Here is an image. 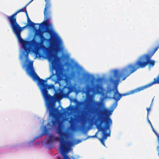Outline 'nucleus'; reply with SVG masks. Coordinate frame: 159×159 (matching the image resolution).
<instances>
[{
	"label": "nucleus",
	"instance_id": "f257e3e1",
	"mask_svg": "<svg viewBox=\"0 0 159 159\" xmlns=\"http://www.w3.org/2000/svg\"><path fill=\"white\" fill-rule=\"evenodd\" d=\"M155 84H159V75L153 79V81L146 85L138 88L134 90L123 94L119 93L117 88L115 89L108 88L105 93L103 91V88L99 84H93L92 86L88 85L86 89L85 99H94V96L96 94H100L101 97L100 99H105L106 98H112L113 99H120L123 96L134 94L150 87Z\"/></svg>",
	"mask_w": 159,
	"mask_h": 159
},
{
	"label": "nucleus",
	"instance_id": "f03ea898",
	"mask_svg": "<svg viewBox=\"0 0 159 159\" xmlns=\"http://www.w3.org/2000/svg\"><path fill=\"white\" fill-rule=\"evenodd\" d=\"M119 100H115V102L111 107V110L103 107L102 109V112L97 113V117L95 120V124L98 131L102 132V138H98L97 136V132L94 135L88 136L87 139L90 138L97 137L105 146L104 141L108 136H110V127L112 125V120L109 116L112 115L114 109L117 107V102Z\"/></svg>",
	"mask_w": 159,
	"mask_h": 159
},
{
	"label": "nucleus",
	"instance_id": "7ed1b4c3",
	"mask_svg": "<svg viewBox=\"0 0 159 159\" xmlns=\"http://www.w3.org/2000/svg\"><path fill=\"white\" fill-rule=\"evenodd\" d=\"M144 57V55H142L134 63L129 64L122 69L121 72L117 70H114V76L117 80H115L111 78L110 79L111 82L115 83L117 81H120V78L122 77V80L123 81L138 69L145 68L146 67V65Z\"/></svg>",
	"mask_w": 159,
	"mask_h": 159
},
{
	"label": "nucleus",
	"instance_id": "20e7f679",
	"mask_svg": "<svg viewBox=\"0 0 159 159\" xmlns=\"http://www.w3.org/2000/svg\"><path fill=\"white\" fill-rule=\"evenodd\" d=\"M50 49L52 51H49L48 53V57L49 61L51 62L53 68L56 71L55 74L56 75L57 79L61 78V69L59 66L58 63L61 59V57H59L57 55L55 52L56 49L52 45Z\"/></svg>",
	"mask_w": 159,
	"mask_h": 159
},
{
	"label": "nucleus",
	"instance_id": "39448f33",
	"mask_svg": "<svg viewBox=\"0 0 159 159\" xmlns=\"http://www.w3.org/2000/svg\"><path fill=\"white\" fill-rule=\"evenodd\" d=\"M53 32L52 30L49 28H47L44 31L39 30L37 33V36L40 39V42L36 43V47L37 49H39L40 48H43L47 50L49 49V48L46 47L43 44L44 41L49 43L51 44V42Z\"/></svg>",
	"mask_w": 159,
	"mask_h": 159
},
{
	"label": "nucleus",
	"instance_id": "423d86ee",
	"mask_svg": "<svg viewBox=\"0 0 159 159\" xmlns=\"http://www.w3.org/2000/svg\"><path fill=\"white\" fill-rule=\"evenodd\" d=\"M73 86L67 83L63 87L62 90L56 91L55 89V93L53 96H51V99H61L64 97L63 93L68 95L73 91Z\"/></svg>",
	"mask_w": 159,
	"mask_h": 159
},
{
	"label": "nucleus",
	"instance_id": "0eeeda50",
	"mask_svg": "<svg viewBox=\"0 0 159 159\" xmlns=\"http://www.w3.org/2000/svg\"><path fill=\"white\" fill-rule=\"evenodd\" d=\"M33 62L30 61L29 62L28 69L29 70V74L31 76L33 80L38 81V84L40 88L42 86L46 85L47 84L45 83L47 80H43L39 78L37 74L35 72L33 68Z\"/></svg>",
	"mask_w": 159,
	"mask_h": 159
},
{
	"label": "nucleus",
	"instance_id": "6e6552de",
	"mask_svg": "<svg viewBox=\"0 0 159 159\" xmlns=\"http://www.w3.org/2000/svg\"><path fill=\"white\" fill-rule=\"evenodd\" d=\"M33 0H31L26 6L24 7L23 8V9H25V11H26V7ZM44 1L46 2V3L43 12L44 16V19L45 20H44L43 22H42L41 24H40V26L41 24H44L45 25H47V24L49 22L50 19V14L51 13L50 8L51 7V4L50 2V0H44Z\"/></svg>",
	"mask_w": 159,
	"mask_h": 159
},
{
	"label": "nucleus",
	"instance_id": "1a4fd4ad",
	"mask_svg": "<svg viewBox=\"0 0 159 159\" xmlns=\"http://www.w3.org/2000/svg\"><path fill=\"white\" fill-rule=\"evenodd\" d=\"M14 34H16L19 42L22 44L23 49L30 46H32L33 44V40L25 41L21 37L20 32L22 30L20 27L12 29Z\"/></svg>",
	"mask_w": 159,
	"mask_h": 159
},
{
	"label": "nucleus",
	"instance_id": "9d476101",
	"mask_svg": "<svg viewBox=\"0 0 159 159\" xmlns=\"http://www.w3.org/2000/svg\"><path fill=\"white\" fill-rule=\"evenodd\" d=\"M159 48V43L152 51L150 52L149 54H144L146 66L148 65H149V67H152L154 66L155 63V61L154 60L151 59V58L157 50Z\"/></svg>",
	"mask_w": 159,
	"mask_h": 159
},
{
	"label": "nucleus",
	"instance_id": "9b49d317",
	"mask_svg": "<svg viewBox=\"0 0 159 159\" xmlns=\"http://www.w3.org/2000/svg\"><path fill=\"white\" fill-rule=\"evenodd\" d=\"M48 89H53L55 91L54 85L53 84H47L44 85L40 88L43 97L44 99H52L51 95L48 93Z\"/></svg>",
	"mask_w": 159,
	"mask_h": 159
},
{
	"label": "nucleus",
	"instance_id": "f8f14e48",
	"mask_svg": "<svg viewBox=\"0 0 159 159\" xmlns=\"http://www.w3.org/2000/svg\"><path fill=\"white\" fill-rule=\"evenodd\" d=\"M19 12L17 11L10 16H7V19L10 22V25L12 29L20 27L16 21V15Z\"/></svg>",
	"mask_w": 159,
	"mask_h": 159
},
{
	"label": "nucleus",
	"instance_id": "ddd939ff",
	"mask_svg": "<svg viewBox=\"0 0 159 159\" xmlns=\"http://www.w3.org/2000/svg\"><path fill=\"white\" fill-rule=\"evenodd\" d=\"M83 121V120L82 119L81 116H79L78 118L75 119L74 118L71 117L70 120L69 121V122L70 124V126L71 128H74L75 126L76 123L82 122Z\"/></svg>",
	"mask_w": 159,
	"mask_h": 159
},
{
	"label": "nucleus",
	"instance_id": "4468645a",
	"mask_svg": "<svg viewBox=\"0 0 159 159\" xmlns=\"http://www.w3.org/2000/svg\"><path fill=\"white\" fill-rule=\"evenodd\" d=\"M27 25L24 26V27H21L22 30L25 28H26L27 26L31 27L33 28H34V25H36V24L34 23L33 22H32L30 19L29 17H27ZM49 22L47 24V25H45L44 24H41L40 26V24H36V25H39V28L42 27V28L44 26H48V24L49 23Z\"/></svg>",
	"mask_w": 159,
	"mask_h": 159
},
{
	"label": "nucleus",
	"instance_id": "2eb2a0df",
	"mask_svg": "<svg viewBox=\"0 0 159 159\" xmlns=\"http://www.w3.org/2000/svg\"><path fill=\"white\" fill-rule=\"evenodd\" d=\"M31 47L32 46H30L24 49V51L26 52L24 54V56L26 59V61H27L29 60V53L30 51Z\"/></svg>",
	"mask_w": 159,
	"mask_h": 159
},
{
	"label": "nucleus",
	"instance_id": "dca6fc26",
	"mask_svg": "<svg viewBox=\"0 0 159 159\" xmlns=\"http://www.w3.org/2000/svg\"><path fill=\"white\" fill-rule=\"evenodd\" d=\"M153 132L155 133L156 135L157 136V142L158 143V145L159 146V134L158 133H157L155 130H154ZM157 149L158 150V156L159 157V147L158 146L157 148Z\"/></svg>",
	"mask_w": 159,
	"mask_h": 159
},
{
	"label": "nucleus",
	"instance_id": "f3484780",
	"mask_svg": "<svg viewBox=\"0 0 159 159\" xmlns=\"http://www.w3.org/2000/svg\"><path fill=\"white\" fill-rule=\"evenodd\" d=\"M148 123H149V124H150V125H151V128H152V130L153 131L154 130H155L153 128V126L152 125V123H151L150 121V120H149L148 118Z\"/></svg>",
	"mask_w": 159,
	"mask_h": 159
},
{
	"label": "nucleus",
	"instance_id": "a211bd4d",
	"mask_svg": "<svg viewBox=\"0 0 159 159\" xmlns=\"http://www.w3.org/2000/svg\"><path fill=\"white\" fill-rule=\"evenodd\" d=\"M151 105H152V103L151 104V105L150 106L149 108H147V116H148V115H149V111L150 110V107H151Z\"/></svg>",
	"mask_w": 159,
	"mask_h": 159
},
{
	"label": "nucleus",
	"instance_id": "6ab92c4d",
	"mask_svg": "<svg viewBox=\"0 0 159 159\" xmlns=\"http://www.w3.org/2000/svg\"><path fill=\"white\" fill-rule=\"evenodd\" d=\"M17 11L19 13L20 12H24L25 11L23 10V8H21L17 10Z\"/></svg>",
	"mask_w": 159,
	"mask_h": 159
},
{
	"label": "nucleus",
	"instance_id": "aec40b11",
	"mask_svg": "<svg viewBox=\"0 0 159 159\" xmlns=\"http://www.w3.org/2000/svg\"><path fill=\"white\" fill-rule=\"evenodd\" d=\"M84 102H92L94 101L95 100H83Z\"/></svg>",
	"mask_w": 159,
	"mask_h": 159
},
{
	"label": "nucleus",
	"instance_id": "412c9836",
	"mask_svg": "<svg viewBox=\"0 0 159 159\" xmlns=\"http://www.w3.org/2000/svg\"><path fill=\"white\" fill-rule=\"evenodd\" d=\"M24 12H25V14H26V15L27 18L28 17H29V16H28V14L27 11L26 10V11H25Z\"/></svg>",
	"mask_w": 159,
	"mask_h": 159
},
{
	"label": "nucleus",
	"instance_id": "4be33fe9",
	"mask_svg": "<svg viewBox=\"0 0 159 159\" xmlns=\"http://www.w3.org/2000/svg\"><path fill=\"white\" fill-rule=\"evenodd\" d=\"M53 75H51L50 77H49L46 78L45 79H46L47 80H48L50 79L52 77Z\"/></svg>",
	"mask_w": 159,
	"mask_h": 159
},
{
	"label": "nucleus",
	"instance_id": "5701e85b",
	"mask_svg": "<svg viewBox=\"0 0 159 159\" xmlns=\"http://www.w3.org/2000/svg\"><path fill=\"white\" fill-rule=\"evenodd\" d=\"M70 102H77L78 101V100H70Z\"/></svg>",
	"mask_w": 159,
	"mask_h": 159
},
{
	"label": "nucleus",
	"instance_id": "b1692460",
	"mask_svg": "<svg viewBox=\"0 0 159 159\" xmlns=\"http://www.w3.org/2000/svg\"><path fill=\"white\" fill-rule=\"evenodd\" d=\"M69 99L71 100V99H77L76 98H69Z\"/></svg>",
	"mask_w": 159,
	"mask_h": 159
},
{
	"label": "nucleus",
	"instance_id": "393cba45",
	"mask_svg": "<svg viewBox=\"0 0 159 159\" xmlns=\"http://www.w3.org/2000/svg\"><path fill=\"white\" fill-rule=\"evenodd\" d=\"M84 125H85V123L84 122L83 124V127H84Z\"/></svg>",
	"mask_w": 159,
	"mask_h": 159
},
{
	"label": "nucleus",
	"instance_id": "a878e982",
	"mask_svg": "<svg viewBox=\"0 0 159 159\" xmlns=\"http://www.w3.org/2000/svg\"><path fill=\"white\" fill-rule=\"evenodd\" d=\"M57 159H61V158L60 157H58Z\"/></svg>",
	"mask_w": 159,
	"mask_h": 159
},
{
	"label": "nucleus",
	"instance_id": "bb28decb",
	"mask_svg": "<svg viewBox=\"0 0 159 159\" xmlns=\"http://www.w3.org/2000/svg\"><path fill=\"white\" fill-rule=\"evenodd\" d=\"M100 101H101V102H102V101H103L104 100H100Z\"/></svg>",
	"mask_w": 159,
	"mask_h": 159
},
{
	"label": "nucleus",
	"instance_id": "cd10ccee",
	"mask_svg": "<svg viewBox=\"0 0 159 159\" xmlns=\"http://www.w3.org/2000/svg\"><path fill=\"white\" fill-rule=\"evenodd\" d=\"M154 98H155V97H153V98H152V100H153V99H154Z\"/></svg>",
	"mask_w": 159,
	"mask_h": 159
},
{
	"label": "nucleus",
	"instance_id": "c85d7f7f",
	"mask_svg": "<svg viewBox=\"0 0 159 159\" xmlns=\"http://www.w3.org/2000/svg\"><path fill=\"white\" fill-rule=\"evenodd\" d=\"M99 104L100 105H101V103H99Z\"/></svg>",
	"mask_w": 159,
	"mask_h": 159
}]
</instances>
